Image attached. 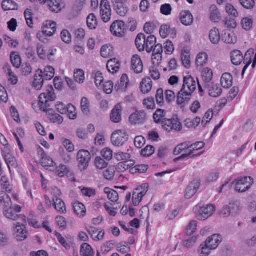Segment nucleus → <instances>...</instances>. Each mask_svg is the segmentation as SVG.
<instances>
[{
  "label": "nucleus",
  "mask_w": 256,
  "mask_h": 256,
  "mask_svg": "<svg viewBox=\"0 0 256 256\" xmlns=\"http://www.w3.org/2000/svg\"><path fill=\"white\" fill-rule=\"evenodd\" d=\"M56 98V96L52 86H48L46 92L42 93L40 95L38 105L41 110L46 112L52 122L60 124L64 121L63 118L60 114L54 113L53 110L49 108L50 106L49 102L54 101Z\"/></svg>",
  "instance_id": "obj_1"
},
{
  "label": "nucleus",
  "mask_w": 256,
  "mask_h": 256,
  "mask_svg": "<svg viewBox=\"0 0 256 256\" xmlns=\"http://www.w3.org/2000/svg\"><path fill=\"white\" fill-rule=\"evenodd\" d=\"M161 125L163 130L168 132H180L182 129V126L177 118L164 119Z\"/></svg>",
  "instance_id": "obj_2"
},
{
  "label": "nucleus",
  "mask_w": 256,
  "mask_h": 256,
  "mask_svg": "<svg viewBox=\"0 0 256 256\" xmlns=\"http://www.w3.org/2000/svg\"><path fill=\"white\" fill-rule=\"evenodd\" d=\"M214 209L215 206L212 204L208 205L204 207H202L198 204L194 208V212L196 214L198 219L203 220L212 216Z\"/></svg>",
  "instance_id": "obj_3"
},
{
  "label": "nucleus",
  "mask_w": 256,
  "mask_h": 256,
  "mask_svg": "<svg viewBox=\"0 0 256 256\" xmlns=\"http://www.w3.org/2000/svg\"><path fill=\"white\" fill-rule=\"evenodd\" d=\"M236 190L239 192H244L249 190L254 183L253 179L250 176H245L235 180Z\"/></svg>",
  "instance_id": "obj_4"
},
{
  "label": "nucleus",
  "mask_w": 256,
  "mask_h": 256,
  "mask_svg": "<svg viewBox=\"0 0 256 256\" xmlns=\"http://www.w3.org/2000/svg\"><path fill=\"white\" fill-rule=\"evenodd\" d=\"M148 189V184H144L140 188L134 190L132 194V202L134 206H138L146 194Z\"/></svg>",
  "instance_id": "obj_5"
},
{
  "label": "nucleus",
  "mask_w": 256,
  "mask_h": 256,
  "mask_svg": "<svg viewBox=\"0 0 256 256\" xmlns=\"http://www.w3.org/2000/svg\"><path fill=\"white\" fill-rule=\"evenodd\" d=\"M78 166L82 170H86L91 159V155L88 151L81 150L77 154Z\"/></svg>",
  "instance_id": "obj_6"
},
{
  "label": "nucleus",
  "mask_w": 256,
  "mask_h": 256,
  "mask_svg": "<svg viewBox=\"0 0 256 256\" xmlns=\"http://www.w3.org/2000/svg\"><path fill=\"white\" fill-rule=\"evenodd\" d=\"M192 94L188 92V90H180L177 94L176 104L180 108H184L189 104Z\"/></svg>",
  "instance_id": "obj_7"
},
{
  "label": "nucleus",
  "mask_w": 256,
  "mask_h": 256,
  "mask_svg": "<svg viewBox=\"0 0 256 256\" xmlns=\"http://www.w3.org/2000/svg\"><path fill=\"white\" fill-rule=\"evenodd\" d=\"M127 139L126 132L122 130L115 131L111 137L112 144L116 146H122L127 140Z\"/></svg>",
  "instance_id": "obj_8"
},
{
  "label": "nucleus",
  "mask_w": 256,
  "mask_h": 256,
  "mask_svg": "<svg viewBox=\"0 0 256 256\" xmlns=\"http://www.w3.org/2000/svg\"><path fill=\"white\" fill-rule=\"evenodd\" d=\"M110 30L114 35L116 36H124L126 30L124 22L120 20H116L111 25Z\"/></svg>",
  "instance_id": "obj_9"
},
{
  "label": "nucleus",
  "mask_w": 256,
  "mask_h": 256,
  "mask_svg": "<svg viewBox=\"0 0 256 256\" xmlns=\"http://www.w3.org/2000/svg\"><path fill=\"white\" fill-rule=\"evenodd\" d=\"M14 234L18 241H22L28 237V232L26 230L24 224L16 222L14 224Z\"/></svg>",
  "instance_id": "obj_10"
},
{
  "label": "nucleus",
  "mask_w": 256,
  "mask_h": 256,
  "mask_svg": "<svg viewBox=\"0 0 256 256\" xmlns=\"http://www.w3.org/2000/svg\"><path fill=\"white\" fill-rule=\"evenodd\" d=\"M146 119V114L144 110H137L129 117V121L132 124H143Z\"/></svg>",
  "instance_id": "obj_11"
},
{
  "label": "nucleus",
  "mask_w": 256,
  "mask_h": 256,
  "mask_svg": "<svg viewBox=\"0 0 256 256\" xmlns=\"http://www.w3.org/2000/svg\"><path fill=\"white\" fill-rule=\"evenodd\" d=\"M196 82L191 76H184L182 90H188V92L192 94L196 90Z\"/></svg>",
  "instance_id": "obj_12"
},
{
  "label": "nucleus",
  "mask_w": 256,
  "mask_h": 256,
  "mask_svg": "<svg viewBox=\"0 0 256 256\" xmlns=\"http://www.w3.org/2000/svg\"><path fill=\"white\" fill-rule=\"evenodd\" d=\"M162 46L161 44H156L152 50V62L156 66H158L162 60Z\"/></svg>",
  "instance_id": "obj_13"
},
{
  "label": "nucleus",
  "mask_w": 256,
  "mask_h": 256,
  "mask_svg": "<svg viewBox=\"0 0 256 256\" xmlns=\"http://www.w3.org/2000/svg\"><path fill=\"white\" fill-rule=\"evenodd\" d=\"M38 152L40 156V164L42 166L48 168L54 167L56 165L55 162L44 152L42 148H40Z\"/></svg>",
  "instance_id": "obj_14"
},
{
  "label": "nucleus",
  "mask_w": 256,
  "mask_h": 256,
  "mask_svg": "<svg viewBox=\"0 0 256 256\" xmlns=\"http://www.w3.org/2000/svg\"><path fill=\"white\" fill-rule=\"evenodd\" d=\"M204 88L208 90L210 96L216 98L222 93V89L218 84L214 83L204 84Z\"/></svg>",
  "instance_id": "obj_15"
},
{
  "label": "nucleus",
  "mask_w": 256,
  "mask_h": 256,
  "mask_svg": "<svg viewBox=\"0 0 256 256\" xmlns=\"http://www.w3.org/2000/svg\"><path fill=\"white\" fill-rule=\"evenodd\" d=\"M200 182L198 180H193L188 186L185 194L186 198L189 199L193 196L200 188Z\"/></svg>",
  "instance_id": "obj_16"
},
{
  "label": "nucleus",
  "mask_w": 256,
  "mask_h": 256,
  "mask_svg": "<svg viewBox=\"0 0 256 256\" xmlns=\"http://www.w3.org/2000/svg\"><path fill=\"white\" fill-rule=\"evenodd\" d=\"M122 106L116 104L112 110L110 120L114 123H118L122 120Z\"/></svg>",
  "instance_id": "obj_17"
},
{
  "label": "nucleus",
  "mask_w": 256,
  "mask_h": 256,
  "mask_svg": "<svg viewBox=\"0 0 256 256\" xmlns=\"http://www.w3.org/2000/svg\"><path fill=\"white\" fill-rule=\"evenodd\" d=\"M132 68L136 74H140L143 70V64L139 56H133L131 61Z\"/></svg>",
  "instance_id": "obj_18"
},
{
  "label": "nucleus",
  "mask_w": 256,
  "mask_h": 256,
  "mask_svg": "<svg viewBox=\"0 0 256 256\" xmlns=\"http://www.w3.org/2000/svg\"><path fill=\"white\" fill-rule=\"evenodd\" d=\"M4 158L8 168H16L18 166V162L16 158L8 150L4 151L2 154Z\"/></svg>",
  "instance_id": "obj_19"
},
{
  "label": "nucleus",
  "mask_w": 256,
  "mask_h": 256,
  "mask_svg": "<svg viewBox=\"0 0 256 256\" xmlns=\"http://www.w3.org/2000/svg\"><path fill=\"white\" fill-rule=\"evenodd\" d=\"M129 84L128 78L126 74H124L120 82L116 84L114 89L116 92H124L126 90Z\"/></svg>",
  "instance_id": "obj_20"
},
{
  "label": "nucleus",
  "mask_w": 256,
  "mask_h": 256,
  "mask_svg": "<svg viewBox=\"0 0 256 256\" xmlns=\"http://www.w3.org/2000/svg\"><path fill=\"white\" fill-rule=\"evenodd\" d=\"M56 24L52 21H47L46 25L42 28V33L46 36H51L56 32Z\"/></svg>",
  "instance_id": "obj_21"
},
{
  "label": "nucleus",
  "mask_w": 256,
  "mask_h": 256,
  "mask_svg": "<svg viewBox=\"0 0 256 256\" xmlns=\"http://www.w3.org/2000/svg\"><path fill=\"white\" fill-rule=\"evenodd\" d=\"M116 1H118L116 0ZM112 4L114 6V8L116 11V12L122 16H125L128 11L127 6L120 2H116V0H112Z\"/></svg>",
  "instance_id": "obj_22"
},
{
  "label": "nucleus",
  "mask_w": 256,
  "mask_h": 256,
  "mask_svg": "<svg viewBox=\"0 0 256 256\" xmlns=\"http://www.w3.org/2000/svg\"><path fill=\"white\" fill-rule=\"evenodd\" d=\"M42 74V70L38 69L36 70V73L34 76L33 86L36 90H40L42 86L44 79L43 78Z\"/></svg>",
  "instance_id": "obj_23"
},
{
  "label": "nucleus",
  "mask_w": 256,
  "mask_h": 256,
  "mask_svg": "<svg viewBox=\"0 0 256 256\" xmlns=\"http://www.w3.org/2000/svg\"><path fill=\"white\" fill-rule=\"evenodd\" d=\"M14 209L12 208V206L10 208H5L4 210V216L12 220L16 221L20 219H24L25 220V216L23 215L17 214L15 212H14Z\"/></svg>",
  "instance_id": "obj_24"
},
{
  "label": "nucleus",
  "mask_w": 256,
  "mask_h": 256,
  "mask_svg": "<svg viewBox=\"0 0 256 256\" xmlns=\"http://www.w3.org/2000/svg\"><path fill=\"white\" fill-rule=\"evenodd\" d=\"M193 16L190 11L182 12L180 14V20L184 26H190L193 22Z\"/></svg>",
  "instance_id": "obj_25"
},
{
  "label": "nucleus",
  "mask_w": 256,
  "mask_h": 256,
  "mask_svg": "<svg viewBox=\"0 0 256 256\" xmlns=\"http://www.w3.org/2000/svg\"><path fill=\"white\" fill-rule=\"evenodd\" d=\"M52 200L53 206L58 212L64 214L66 213V204L62 199L56 197V198H53Z\"/></svg>",
  "instance_id": "obj_26"
},
{
  "label": "nucleus",
  "mask_w": 256,
  "mask_h": 256,
  "mask_svg": "<svg viewBox=\"0 0 256 256\" xmlns=\"http://www.w3.org/2000/svg\"><path fill=\"white\" fill-rule=\"evenodd\" d=\"M120 64L116 58L110 60L106 64L108 70L112 74L116 72L119 70Z\"/></svg>",
  "instance_id": "obj_27"
},
{
  "label": "nucleus",
  "mask_w": 256,
  "mask_h": 256,
  "mask_svg": "<svg viewBox=\"0 0 256 256\" xmlns=\"http://www.w3.org/2000/svg\"><path fill=\"white\" fill-rule=\"evenodd\" d=\"M220 83L224 88H230L233 83V78L232 74L228 72L224 73L221 77Z\"/></svg>",
  "instance_id": "obj_28"
},
{
  "label": "nucleus",
  "mask_w": 256,
  "mask_h": 256,
  "mask_svg": "<svg viewBox=\"0 0 256 256\" xmlns=\"http://www.w3.org/2000/svg\"><path fill=\"white\" fill-rule=\"evenodd\" d=\"M152 80L148 78H144L140 84V88L143 94L149 92L152 88Z\"/></svg>",
  "instance_id": "obj_29"
},
{
  "label": "nucleus",
  "mask_w": 256,
  "mask_h": 256,
  "mask_svg": "<svg viewBox=\"0 0 256 256\" xmlns=\"http://www.w3.org/2000/svg\"><path fill=\"white\" fill-rule=\"evenodd\" d=\"M156 43V38L154 35H150L146 38L144 42V49L148 53L152 52L154 44Z\"/></svg>",
  "instance_id": "obj_30"
},
{
  "label": "nucleus",
  "mask_w": 256,
  "mask_h": 256,
  "mask_svg": "<svg viewBox=\"0 0 256 256\" xmlns=\"http://www.w3.org/2000/svg\"><path fill=\"white\" fill-rule=\"evenodd\" d=\"M73 209L76 214L80 218L84 217L86 214L85 206L79 202H76L74 203Z\"/></svg>",
  "instance_id": "obj_31"
},
{
  "label": "nucleus",
  "mask_w": 256,
  "mask_h": 256,
  "mask_svg": "<svg viewBox=\"0 0 256 256\" xmlns=\"http://www.w3.org/2000/svg\"><path fill=\"white\" fill-rule=\"evenodd\" d=\"M231 60L232 63L236 66L239 65L244 60V56L242 52L238 50H234L231 54Z\"/></svg>",
  "instance_id": "obj_32"
},
{
  "label": "nucleus",
  "mask_w": 256,
  "mask_h": 256,
  "mask_svg": "<svg viewBox=\"0 0 256 256\" xmlns=\"http://www.w3.org/2000/svg\"><path fill=\"white\" fill-rule=\"evenodd\" d=\"M0 203L3 206L4 210L12 206L10 197L4 192H0Z\"/></svg>",
  "instance_id": "obj_33"
},
{
  "label": "nucleus",
  "mask_w": 256,
  "mask_h": 256,
  "mask_svg": "<svg viewBox=\"0 0 256 256\" xmlns=\"http://www.w3.org/2000/svg\"><path fill=\"white\" fill-rule=\"evenodd\" d=\"M210 19L214 22H218L220 19V14L216 5H212L210 8Z\"/></svg>",
  "instance_id": "obj_34"
},
{
  "label": "nucleus",
  "mask_w": 256,
  "mask_h": 256,
  "mask_svg": "<svg viewBox=\"0 0 256 256\" xmlns=\"http://www.w3.org/2000/svg\"><path fill=\"white\" fill-rule=\"evenodd\" d=\"M212 250L216 248L220 242L218 234H213L206 239L205 242Z\"/></svg>",
  "instance_id": "obj_35"
},
{
  "label": "nucleus",
  "mask_w": 256,
  "mask_h": 256,
  "mask_svg": "<svg viewBox=\"0 0 256 256\" xmlns=\"http://www.w3.org/2000/svg\"><path fill=\"white\" fill-rule=\"evenodd\" d=\"M209 38L212 44H218L220 39L218 30L216 28L211 30L209 34Z\"/></svg>",
  "instance_id": "obj_36"
},
{
  "label": "nucleus",
  "mask_w": 256,
  "mask_h": 256,
  "mask_svg": "<svg viewBox=\"0 0 256 256\" xmlns=\"http://www.w3.org/2000/svg\"><path fill=\"white\" fill-rule=\"evenodd\" d=\"M202 77L204 84H210L213 78L212 70L208 68H204L202 72Z\"/></svg>",
  "instance_id": "obj_37"
},
{
  "label": "nucleus",
  "mask_w": 256,
  "mask_h": 256,
  "mask_svg": "<svg viewBox=\"0 0 256 256\" xmlns=\"http://www.w3.org/2000/svg\"><path fill=\"white\" fill-rule=\"evenodd\" d=\"M146 36L143 34H139L135 40V44L137 48L140 52H143L144 50V42Z\"/></svg>",
  "instance_id": "obj_38"
},
{
  "label": "nucleus",
  "mask_w": 256,
  "mask_h": 256,
  "mask_svg": "<svg viewBox=\"0 0 256 256\" xmlns=\"http://www.w3.org/2000/svg\"><path fill=\"white\" fill-rule=\"evenodd\" d=\"M2 188L8 193L12 192L14 190L13 185L12 184L8 178L2 176L0 180Z\"/></svg>",
  "instance_id": "obj_39"
},
{
  "label": "nucleus",
  "mask_w": 256,
  "mask_h": 256,
  "mask_svg": "<svg viewBox=\"0 0 256 256\" xmlns=\"http://www.w3.org/2000/svg\"><path fill=\"white\" fill-rule=\"evenodd\" d=\"M2 6L4 10H16L18 8L17 4L12 0H4Z\"/></svg>",
  "instance_id": "obj_40"
},
{
  "label": "nucleus",
  "mask_w": 256,
  "mask_h": 256,
  "mask_svg": "<svg viewBox=\"0 0 256 256\" xmlns=\"http://www.w3.org/2000/svg\"><path fill=\"white\" fill-rule=\"evenodd\" d=\"M104 192L107 194L108 198L112 202H116L118 200V194L116 190L109 188H106Z\"/></svg>",
  "instance_id": "obj_41"
},
{
  "label": "nucleus",
  "mask_w": 256,
  "mask_h": 256,
  "mask_svg": "<svg viewBox=\"0 0 256 256\" xmlns=\"http://www.w3.org/2000/svg\"><path fill=\"white\" fill-rule=\"evenodd\" d=\"M80 254L82 256H94V252L91 246L87 243H84L82 244Z\"/></svg>",
  "instance_id": "obj_42"
},
{
  "label": "nucleus",
  "mask_w": 256,
  "mask_h": 256,
  "mask_svg": "<svg viewBox=\"0 0 256 256\" xmlns=\"http://www.w3.org/2000/svg\"><path fill=\"white\" fill-rule=\"evenodd\" d=\"M200 121L201 119L198 116L196 117L193 120L186 118L184 121V125L190 128H195L199 125Z\"/></svg>",
  "instance_id": "obj_43"
},
{
  "label": "nucleus",
  "mask_w": 256,
  "mask_h": 256,
  "mask_svg": "<svg viewBox=\"0 0 256 256\" xmlns=\"http://www.w3.org/2000/svg\"><path fill=\"white\" fill-rule=\"evenodd\" d=\"M190 142H186L180 144L176 146L174 150V155H178L182 152L186 150V152L190 150Z\"/></svg>",
  "instance_id": "obj_44"
},
{
  "label": "nucleus",
  "mask_w": 256,
  "mask_h": 256,
  "mask_svg": "<svg viewBox=\"0 0 256 256\" xmlns=\"http://www.w3.org/2000/svg\"><path fill=\"white\" fill-rule=\"evenodd\" d=\"M87 26L90 30H95L98 26V22L95 15L90 14L87 18Z\"/></svg>",
  "instance_id": "obj_45"
},
{
  "label": "nucleus",
  "mask_w": 256,
  "mask_h": 256,
  "mask_svg": "<svg viewBox=\"0 0 256 256\" xmlns=\"http://www.w3.org/2000/svg\"><path fill=\"white\" fill-rule=\"evenodd\" d=\"M222 40L226 43L234 44L237 42V38L234 32H228L225 33L224 36L222 38Z\"/></svg>",
  "instance_id": "obj_46"
},
{
  "label": "nucleus",
  "mask_w": 256,
  "mask_h": 256,
  "mask_svg": "<svg viewBox=\"0 0 256 256\" xmlns=\"http://www.w3.org/2000/svg\"><path fill=\"white\" fill-rule=\"evenodd\" d=\"M90 102L87 98L83 97L80 102L82 111L85 115H88L90 113Z\"/></svg>",
  "instance_id": "obj_47"
},
{
  "label": "nucleus",
  "mask_w": 256,
  "mask_h": 256,
  "mask_svg": "<svg viewBox=\"0 0 256 256\" xmlns=\"http://www.w3.org/2000/svg\"><path fill=\"white\" fill-rule=\"evenodd\" d=\"M44 73L42 75L45 80H50L54 76V69L53 67L48 66L45 67Z\"/></svg>",
  "instance_id": "obj_48"
},
{
  "label": "nucleus",
  "mask_w": 256,
  "mask_h": 256,
  "mask_svg": "<svg viewBox=\"0 0 256 256\" xmlns=\"http://www.w3.org/2000/svg\"><path fill=\"white\" fill-rule=\"evenodd\" d=\"M166 114V112L164 110L162 109H158L153 115V118L156 123L161 122L165 119L164 118Z\"/></svg>",
  "instance_id": "obj_49"
},
{
  "label": "nucleus",
  "mask_w": 256,
  "mask_h": 256,
  "mask_svg": "<svg viewBox=\"0 0 256 256\" xmlns=\"http://www.w3.org/2000/svg\"><path fill=\"white\" fill-rule=\"evenodd\" d=\"M10 60L14 66L16 68L20 67L21 64V58L16 52H11Z\"/></svg>",
  "instance_id": "obj_50"
},
{
  "label": "nucleus",
  "mask_w": 256,
  "mask_h": 256,
  "mask_svg": "<svg viewBox=\"0 0 256 256\" xmlns=\"http://www.w3.org/2000/svg\"><path fill=\"white\" fill-rule=\"evenodd\" d=\"M75 107L72 104H69L66 106V114L68 116L70 120H74L76 118V113Z\"/></svg>",
  "instance_id": "obj_51"
},
{
  "label": "nucleus",
  "mask_w": 256,
  "mask_h": 256,
  "mask_svg": "<svg viewBox=\"0 0 256 256\" xmlns=\"http://www.w3.org/2000/svg\"><path fill=\"white\" fill-rule=\"evenodd\" d=\"M230 206L226 205L224 206L222 210L221 211V214L224 217H228L230 214V208H232L233 206H236L237 208L238 207V202H232L230 203Z\"/></svg>",
  "instance_id": "obj_52"
},
{
  "label": "nucleus",
  "mask_w": 256,
  "mask_h": 256,
  "mask_svg": "<svg viewBox=\"0 0 256 256\" xmlns=\"http://www.w3.org/2000/svg\"><path fill=\"white\" fill-rule=\"evenodd\" d=\"M208 56L206 53H200L196 58V64L198 66H202L206 64Z\"/></svg>",
  "instance_id": "obj_53"
},
{
  "label": "nucleus",
  "mask_w": 256,
  "mask_h": 256,
  "mask_svg": "<svg viewBox=\"0 0 256 256\" xmlns=\"http://www.w3.org/2000/svg\"><path fill=\"white\" fill-rule=\"evenodd\" d=\"M112 47L110 46L106 45L101 48L100 54L102 56L108 58L112 54Z\"/></svg>",
  "instance_id": "obj_54"
},
{
  "label": "nucleus",
  "mask_w": 256,
  "mask_h": 256,
  "mask_svg": "<svg viewBox=\"0 0 256 256\" xmlns=\"http://www.w3.org/2000/svg\"><path fill=\"white\" fill-rule=\"evenodd\" d=\"M212 250V249L204 242L200 245V250H199V254L200 256H208L210 254Z\"/></svg>",
  "instance_id": "obj_55"
},
{
  "label": "nucleus",
  "mask_w": 256,
  "mask_h": 256,
  "mask_svg": "<svg viewBox=\"0 0 256 256\" xmlns=\"http://www.w3.org/2000/svg\"><path fill=\"white\" fill-rule=\"evenodd\" d=\"M115 242L114 240H110L105 243L101 248L102 254H106L114 248Z\"/></svg>",
  "instance_id": "obj_56"
},
{
  "label": "nucleus",
  "mask_w": 256,
  "mask_h": 256,
  "mask_svg": "<svg viewBox=\"0 0 256 256\" xmlns=\"http://www.w3.org/2000/svg\"><path fill=\"white\" fill-rule=\"evenodd\" d=\"M156 99L157 104L160 106H162L164 104V90L162 88H158L156 91Z\"/></svg>",
  "instance_id": "obj_57"
},
{
  "label": "nucleus",
  "mask_w": 256,
  "mask_h": 256,
  "mask_svg": "<svg viewBox=\"0 0 256 256\" xmlns=\"http://www.w3.org/2000/svg\"><path fill=\"white\" fill-rule=\"evenodd\" d=\"M74 78L79 83H83L84 80V72L82 70H77L74 72Z\"/></svg>",
  "instance_id": "obj_58"
},
{
  "label": "nucleus",
  "mask_w": 256,
  "mask_h": 256,
  "mask_svg": "<svg viewBox=\"0 0 256 256\" xmlns=\"http://www.w3.org/2000/svg\"><path fill=\"white\" fill-rule=\"evenodd\" d=\"M154 152V148L152 146H147L141 150V155L144 157H149Z\"/></svg>",
  "instance_id": "obj_59"
},
{
  "label": "nucleus",
  "mask_w": 256,
  "mask_h": 256,
  "mask_svg": "<svg viewBox=\"0 0 256 256\" xmlns=\"http://www.w3.org/2000/svg\"><path fill=\"white\" fill-rule=\"evenodd\" d=\"M252 19L244 18L242 20L241 24L244 30H249L252 28Z\"/></svg>",
  "instance_id": "obj_60"
},
{
  "label": "nucleus",
  "mask_w": 256,
  "mask_h": 256,
  "mask_svg": "<svg viewBox=\"0 0 256 256\" xmlns=\"http://www.w3.org/2000/svg\"><path fill=\"white\" fill-rule=\"evenodd\" d=\"M115 158L118 161L122 162L129 160L131 158V156L130 154L120 152L116 154Z\"/></svg>",
  "instance_id": "obj_61"
},
{
  "label": "nucleus",
  "mask_w": 256,
  "mask_h": 256,
  "mask_svg": "<svg viewBox=\"0 0 256 256\" xmlns=\"http://www.w3.org/2000/svg\"><path fill=\"white\" fill-rule=\"evenodd\" d=\"M170 32V26L168 24H162L160 28V34L162 38H166Z\"/></svg>",
  "instance_id": "obj_62"
},
{
  "label": "nucleus",
  "mask_w": 256,
  "mask_h": 256,
  "mask_svg": "<svg viewBox=\"0 0 256 256\" xmlns=\"http://www.w3.org/2000/svg\"><path fill=\"white\" fill-rule=\"evenodd\" d=\"M198 236H194L190 238L183 241L182 244L183 246L187 248H191L194 246L196 243Z\"/></svg>",
  "instance_id": "obj_63"
},
{
  "label": "nucleus",
  "mask_w": 256,
  "mask_h": 256,
  "mask_svg": "<svg viewBox=\"0 0 256 256\" xmlns=\"http://www.w3.org/2000/svg\"><path fill=\"white\" fill-rule=\"evenodd\" d=\"M226 12L229 14L234 17L236 18L238 16L237 10L234 7L230 4H227L226 6Z\"/></svg>",
  "instance_id": "obj_64"
}]
</instances>
